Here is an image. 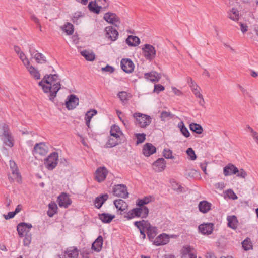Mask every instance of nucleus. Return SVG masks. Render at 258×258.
<instances>
[{
	"instance_id": "obj_1",
	"label": "nucleus",
	"mask_w": 258,
	"mask_h": 258,
	"mask_svg": "<svg viewBox=\"0 0 258 258\" xmlns=\"http://www.w3.org/2000/svg\"><path fill=\"white\" fill-rule=\"evenodd\" d=\"M46 93H49V100L53 101L61 88L60 79L57 74L46 75L38 83Z\"/></svg>"
},
{
	"instance_id": "obj_2",
	"label": "nucleus",
	"mask_w": 258,
	"mask_h": 258,
	"mask_svg": "<svg viewBox=\"0 0 258 258\" xmlns=\"http://www.w3.org/2000/svg\"><path fill=\"white\" fill-rule=\"evenodd\" d=\"M134 225L137 228L142 226V229H146L149 239L152 241L157 234V228L152 226L148 221L142 220L134 222Z\"/></svg>"
},
{
	"instance_id": "obj_3",
	"label": "nucleus",
	"mask_w": 258,
	"mask_h": 258,
	"mask_svg": "<svg viewBox=\"0 0 258 258\" xmlns=\"http://www.w3.org/2000/svg\"><path fill=\"white\" fill-rule=\"evenodd\" d=\"M109 5V0H95L91 1L88 5L89 10L95 14H99L100 11L105 10Z\"/></svg>"
},
{
	"instance_id": "obj_4",
	"label": "nucleus",
	"mask_w": 258,
	"mask_h": 258,
	"mask_svg": "<svg viewBox=\"0 0 258 258\" xmlns=\"http://www.w3.org/2000/svg\"><path fill=\"white\" fill-rule=\"evenodd\" d=\"M133 117L135 119V125L139 127L145 128L151 123L152 118L150 116L139 112H136L134 113Z\"/></svg>"
},
{
	"instance_id": "obj_5",
	"label": "nucleus",
	"mask_w": 258,
	"mask_h": 258,
	"mask_svg": "<svg viewBox=\"0 0 258 258\" xmlns=\"http://www.w3.org/2000/svg\"><path fill=\"white\" fill-rule=\"evenodd\" d=\"M3 133L1 136L2 140L5 145L12 147L14 144V139L10 132L9 126L4 124L2 126Z\"/></svg>"
},
{
	"instance_id": "obj_6",
	"label": "nucleus",
	"mask_w": 258,
	"mask_h": 258,
	"mask_svg": "<svg viewBox=\"0 0 258 258\" xmlns=\"http://www.w3.org/2000/svg\"><path fill=\"white\" fill-rule=\"evenodd\" d=\"M58 161V154L56 152L51 153L48 157L45 159L44 164L49 170H52L56 166Z\"/></svg>"
},
{
	"instance_id": "obj_7",
	"label": "nucleus",
	"mask_w": 258,
	"mask_h": 258,
	"mask_svg": "<svg viewBox=\"0 0 258 258\" xmlns=\"http://www.w3.org/2000/svg\"><path fill=\"white\" fill-rule=\"evenodd\" d=\"M143 55L149 60L153 59L156 55V51L155 47L148 44L144 45L142 48Z\"/></svg>"
},
{
	"instance_id": "obj_8",
	"label": "nucleus",
	"mask_w": 258,
	"mask_h": 258,
	"mask_svg": "<svg viewBox=\"0 0 258 258\" xmlns=\"http://www.w3.org/2000/svg\"><path fill=\"white\" fill-rule=\"evenodd\" d=\"M113 193L114 196L122 198H126L128 196L127 187L124 184L115 185L113 188Z\"/></svg>"
},
{
	"instance_id": "obj_9",
	"label": "nucleus",
	"mask_w": 258,
	"mask_h": 258,
	"mask_svg": "<svg viewBox=\"0 0 258 258\" xmlns=\"http://www.w3.org/2000/svg\"><path fill=\"white\" fill-rule=\"evenodd\" d=\"M104 19L116 27H118L120 24V18L113 13L108 12L104 14Z\"/></svg>"
},
{
	"instance_id": "obj_10",
	"label": "nucleus",
	"mask_w": 258,
	"mask_h": 258,
	"mask_svg": "<svg viewBox=\"0 0 258 258\" xmlns=\"http://www.w3.org/2000/svg\"><path fill=\"white\" fill-rule=\"evenodd\" d=\"M31 224L26 223H20L17 225V230L20 237H24L25 234L30 233V230L32 228Z\"/></svg>"
},
{
	"instance_id": "obj_11",
	"label": "nucleus",
	"mask_w": 258,
	"mask_h": 258,
	"mask_svg": "<svg viewBox=\"0 0 258 258\" xmlns=\"http://www.w3.org/2000/svg\"><path fill=\"white\" fill-rule=\"evenodd\" d=\"M65 104L69 110H72L79 104V99L76 95L71 94L67 97Z\"/></svg>"
},
{
	"instance_id": "obj_12",
	"label": "nucleus",
	"mask_w": 258,
	"mask_h": 258,
	"mask_svg": "<svg viewBox=\"0 0 258 258\" xmlns=\"http://www.w3.org/2000/svg\"><path fill=\"white\" fill-rule=\"evenodd\" d=\"M105 36L112 41H115L118 36L117 31L113 28L112 26H107L105 29Z\"/></svg>"
},
{
	"instance_id": "obj_13",
	"label": "nucleus",
	"mask_w": 258,
	"mask_h": 258,
	"mask_svg": "<svg viewBox=\"0 0 258 258\" xmlns=\"http://www.w3.org/2000/svg\"><path fill=\"white\" fill-rule=\"evenodd\" d=\"M198 229L202 234L210 235L214 230V224L212 223H203L199 226Z\"/></svg>"
},
{
	"instance_id": "obj_14",
	"label": "nucleus",
	"mask_w": 258,
	"mask_h": 258,
	"mask_svg": "<svg viewBox=\"0 0 258 258\" xmlns=\"http://www.w3.org/2000/svg\"><path fill=\"white\" fill-rule=\"evenodd\" d=\"M57 202L60 207L67 208L72 203L69 196L66 193H62L57 199Z\"/></svg>"
},
{
	"instance_id": "obj_15",
	"label": "nucleus",
	"mask_w": 258,
	"mask_h": 258,
	"mask_svg": "<svg viewBox=\"0 0 258 258\" xmlns=\"http://www.w3.org/2000/svg\"><path fill=\"white\" fill-rule=\"evenodd\" d=\"M121 69L126 73H131L134 69V64L130 59H122L120 62Z\"/></svg>"
},
{
	"instance_id": "obj_16",
	"label": "nucleus",
	"mask_w": 258,
	"mask_h": 258,
	"mask_svg": "<svg viewBox=\"0 0 258 258\" xmlns=\"http://www.w3.org/2000/svg\"><path fill=\"white\" fill-rule=\"evenodd\" d=\"M108 170L105 167L98 168L95 172L96 180L99 182L103 181L105 179Z\"/></svg>"
},
{
	"instance_id": "obj_17",
	"label": "nucleus",
	"mask_w": 258,
	"mask_h": 258,
	"mask_svg": "<svg viewBox=\"0 0 258 258\" xmlns=\"http://www.w3.org/2000/svg\"><path fill=\"white\" fill-rule=\"evenodd\" d=\"M170 237L165 233H162L157 237L154 241V244L156 246L165 245L169 242Z\"/></svg>"
},
{
	"instance_id": "obj_18",
	"label": "nucleus",
	"mask_w": 258,
	"mask_h": 258,
	"mask_svg": "<svg viewBox=\"0 0 258 258\" xmlns=\"http://www.w3.org/2000/svg\"><path fill=\"white\" fill-rule=\"evenodd\" d=\"M29 52L31 56L36 60L37 63H43L46 61L45 56L42 53L38 52L34 49L30 48Z\"/></svg>"
},
{
	"instance_id": "obj_19",
	"label": "nucleus",
	"mask_w": 258,
	"mask_h": 258,
	"mask_svg": "<svg viewBox=\"0 0 258 258\" xmlns=\"http://www.w3.org/2000/svg\"><path fill=\"white\" fill-rule=\"evenodd\" d=\"M166 164V162L164 159L160 158L153 163L152 166L156 172H159L162 171L165 168Z\"/></svg>"
},
{
	"instance_id": "obj_20",
	"label": "nucleus",
	"mask_w": 258,
	"mask_h": 258,
	"mask_svg": "<svg viewBox=\"0 0 258 258\" xmlns=\"http://www.w3.org/2000/svg\"><path fill=\"white\" fill-rule=\"evenodd\" d=\"M10 167L14 179L19 183L21 182V176L19 172L18 167L16 163L12 160L10 161Z\"/></svg>"
},
{
	"instance_id": "obj_21",
	"label": "nucleus",
	"mask_w": 258,
	"mask_h": 258,
	"mask_svg": "<svg viewBox=\"0 0 258 258\" xmlns=\"http://www.w3.org/2000/svg\"><path fill=\"white\" fill-rule=\"evenodd\" d=\"M156 152V148L151 143H146L143 148V153L147 157H148Z\"/></svg>"
},
{
	"instance_id": "obj_22",
	"label": "nucleus",
	"mask_w": 258,
	"mask_h": 258,
	"mask_svg": "<svg viewBox=\"0 0 258 258\" xmlns=\"http://www.w3.org/2000/svg\"><path fill=\"white\" fill-rule=\"evenodd\" d=\"M238 171V168L232 164H228L223 169V173L227 176L233 174H236Z\"/></svg>"
},
{
	"instance_id": "obj_23",
	"label": "nucleus",
	"mask_w": 258,
	"mask_h": 258,
	"mask_svg": "<svg viewBox=\"0 0 258 258\" xmlns=\"http://www.w3.org/2000/svg\"><path fill=\"white\" fill-rule=\"evenodd\" d=\"M34 152L36 154L44 155L47 153V148L45 145L40 143L36 144L34 147Z\"/></svg>"
},
{
	"instance_id": "obj_24",
	"label": "nucleus",
	"mask_w": 258,
	"mask_h": 258,
	"mask_svg": "<svg viewBox=\"0 0 258 258\" xmlns=\"http://www.w3.org/2000/svg\"><path fill=\"white\" fill-rule=\"evenodd\" d=\"M103 245V238L99 236L92 244V249L98 252L101 251Z\"/></svg>"
},
{
	"instance_id": "obj_25",
	"label": "nucleus",
	"mask_w": 258,
	"mask_h": 258,
	"mask_svg": "<svg viewBox=\"0 0 258 258\" xmlns=\"http://www.w3.org/2000/svg\"><path fill=\"white\" fill-rule=\"evenodd\" d=\"M108 195L107 194H103L100 195L96 198L94 204L96 208L99 209L101 207L104 203L108 199Z\"/></svg>"
},
{
	"instance_id": "obj_26",
	"label": "nucleus",
	"mask_w": 258,
	"mask_h": 258,
	"mask_svg": "<svg viewBox=\"0 0 258 258\" xmlns=\"http://www.w3.org/2000/svg\"><path fill=\"white\" fill-rule=\"evenodd\" d=\"M30 73L31 77L34 78L36 80H39L40 79V74L39 72L33 66L29 64H27L25 66Z\"/></svg>"
},
{
	"instance_id": "obj_27",
	"label": "nucleus",
	"mask_w": 258,
	"mask_h": 258,
	"mask_svg": "<svg viewBox=\"0 0 258 258\" xmlns=\"http://www.w3.org/2000/svg\"><path fill=\"white\" fill-rule=\"evenodd\" d=\"M120 139L110 136L108 138V141L105 144L104 147L106 148H109L115 147L120 143Z\"/></svg>"
},
{
	"instance_id": "obj_28",
	"label": "nucleus",
	"mask_w": 258,
	"mask_h": 258,
	"mask_svg": "<svg viewBox=\"0 0 258 258\" xmlns=\"http://www.w3.org/2000/svg\"><path fill=\"white\" fill-rule=\"evenodd\" d=\"M114 217V215L108 213H101L98 214V218L104 223H110Z\"/></svg>"
},
{
	"instance_id": "obj_29",
	"label": "nucleus",
	"mask_w": 258,
	"mask_h": 258,
	"mask_svg": "<svg viewBox=\"0 0 258 258\" xmlns=\"http://www.w3.org/2000/svg\"><path fill=\"white\" fill-rule=\"evenodd\" d=\"M110 136L113 137L120 139V136L123 134L119 127L116 125H113L110 131Z\"/></svg>"
},
{
	"instance_id": "obj_30",
	"label": "nucleus",
	"mask_w": 258,
	"mask_h": 258,
	"mask_svg": "<svg viewBox=\"0 0 258 258\" xmlns=\"http://www.w3.org/2000/svg\"><path fill=\"white\" fill-rule=\"evenodd\" d=\"M199 209L200 212L206 213L211 209V204L206 201H203L199 204Z\"/></svg>"
},
{
	"instance_id": "obj_31",
	"label": "nucleus",
	"mask_w": 258,
	"mask_h": 258,
	"mask_svg": "<svg viewBox=\"0 0 258 258\" xmlns=\"http://www.w3.org/2000/svg\"><path fill=\"white\" fill-rule=\"evenodd\" d=\"M228 226L232 229H236L237 227L238 221L237 217L234 216H228L227 217Z\"/></svg>"
},
{
	"instance_id": "obj_32",
	"label": "nucleus",
	"mask_w": 258,
	"mask_h": 258,
	"mask_svg": "<svg viewBox=\"0 0 258 258\" xmlns=\"http://www.w3.org/2000/svg\"><path fill=\"white\" fill-rule=\"evenodd\" d=\"M145 78L152 82L158 81L161 78V75L159 73L152 71L150 73H146L145 74Z\"/></svg>"
},
{
	"instance_id": "obj_33",
	"label": "nucleus",
	"mask_w": 258,
	"mask_h": 258,
	"mask_svg": "<svg viewBox=\"0 0 258 258\" xmlns=\"http://www.w3.org/2000/svg\"><path fill=\"white\" fill-rule=\"evenodd\" d=\"M114 204L116 208L121 211H124L128 207L127 203L122 199L114 200Z\"/></svg>"
},
{
	"instance_id": "obj_34",
	"label": "nucleus",
	"mask_w": 258,
	"mask_h": 258,
	"mask_svg": "<svg viewBox=\"0 0 258 258\" xmlns=\"http://www.w3.org/2000/svg\"><path fill=\"white\" fill-rule=\"evenodd\" d=\"M140 39L135 36L130 35L126 39V43L131 46H136L140 44Z\"/></svg>"
},
{
	"instance_id": "obj_35",
	"label": "nucleus",
	"mask_w": 258,
	"mask_h": 258,
	"mask_svg": "<svg viewBox=\"0 0 258 258\" xmlns=\"http://www.w3.org/2000/svg\"><path fill=\"white\" fill-rule=\"evenodd\" d=\"M78 251L77 248H71L65 252L64 258H78Z\"/></svg>"
},
{
	"instance_id": "obj_36",
	"label": "nucleus",
	"mask_w": 258,
	"mask_h": 258,
	"mask_svg": "<svg viewBox=\"0 0 258 258\" xmlns=\"http://www.w3.org/2000/svg\"><path fill=\"white\" fill-rule=\"evenodd\" d=\"M136 209L139 210L138 211V217H141L142 218H146L149 214V210L147 207H138L135 208Z\"/></svg>"
},
{
	"instance_id": "obj_37",
	"label": "nucleus",
	"mask_w": 258,
	"mask_h": 258,
	"mask_svg": "<svg viewBox=\"0 0 258 258\" xmlns=\"http://www.w3.org/2000/svg\"><path fill=\"white\" fill-rule=\"evenodd\" d=\"M97 112L95 109H92L86 113L85 114V120L86 124L88 128H90V123L91 118L93 116L97 114Z\"/></svg>"
},
{
	"instance_id": "obj_38",
	"label": "nucleus",
	"mask_w": 258,
	"mask_h": 258,
	"mask_svg": "<svg viewBox=\"0 0 258 258\" xmlns=\"http://www.w3.org/2000/svg\"><path fill=\"white\" fill-rule=\"evenodd\" d=\"M228 17L234 21H237L239 20V11L235 8L231 9L228 13Z\"/></svg>"
},
{
	"instance_id": "obj_39",
	"label": "nucleus",
	"mask_w": 258,
	"mask_h": 258,
	"mask_svg": "<svg viewBox=\"0 0 258 258\" xmlns=\"http://www.w3.org/2000/svg\"><path fill=\"white\" fill-rule=\"evenodd\" d=\"M48 207L47 214L50 217H52L57 212V206L54 202H51L49 204Z\"/></svg>"
},
{
	"instance_id": "obj_40",
	"label": "nucleus",
	"mask_w": 258,
	"mask_h": 258,
	"mask_svg": "<svg viewBox=\"0 0 258 258\" xmlns=\"http://www.w3.org/2000/svg\"><path fill=\"white\" fill-rule=\"evenodd\" d=\"M151 201V197H145L143 199H138L136 205L138 207H146L145 205L149 203Z\"/></svg>"
},
{
	"instance_id": "obj_41",
	"label": "nucleus",
	"mask_w": 258,
	"mask_h": 258,
	"mask_svg": "<svg viewBox=\"0 0 258 258\" xmlns=\"http://www.w3.org/2000/svg\"><path fill=\"white\" fill-rule=\"evenodd\" d=\"M81 54L88 61H93L95 58V54L93 52H89L87 50L81 51Z\"/></svg>"
},
{
	"instance_id": "obj_42",
	"label": "nucleus",
	"mask_w": 258,
	"mask_h": 258,
	"mask_svg": "<svg viewBox=\"0 0 258 258\" xmlns=\"http://www.w3.org/2000/svg\"><path fill=\"white\" fill-rule=\"evenodd\" d=\"M177 126L180 129L181 133L184 137L188 138L190 136V133L188 129L184 125L183 121H180L179 122Z\"/></svg>"
},
{
	"instance_id": "obj_43",
	"label": "nucleus",
	"mask_w": 258,
	"mask_h": 258,
	"mask_svg": "<svg viewBox=\"0 0 258 258\" xmlns=\"http://www.w3.org/2000/svg\"><path fill=\"white\" fill-rule=\"evenodd\" d=\"M189 128L190 130L198 134H201L203 132V129L202 126L197 123H190L189 125Z\"/></svg>"
},
{
	"instance_id": "obj_44",
	"label": "nucleus",
	"mask_w": 258,
	"mask_h": 258,
	"mask_svg": "<svg viewBox=\"0 0 258 258\" xmlns=\"http://www.w3.org/2000/svg\"><path fill=\"white\" fill-rule=\"evenodd\" d=\"M139 210L138 209L133 208V209L130 210L126 213V214L124 216V217L128 220L132 219L135 217H138Z\"/></svg>"
},
{
	"instance_id": "obj_45",
	"label": "nucleus",
	"mask_w": 258,
	"mask_h": 258,
	"mask_svg": "<svg viewBox=\"0 0 258 258\" xmlns=\"http://www.w3.org/2000/svg\"><path fill=\"white\" fill-rule=\"evenodd\" d=\"M61 29L68 35H72L74 32V26L69 22H68L63 27H62Z\"/></svg>"
},
{
	"instance_id": "obj_46",
	"label": "nucleus",
	"mask_w": 258,
	"mask_h": 258,
	"mask_svg": "<svg viewBox=\"0 0 258 258\" xmlns=\"http://www.w3.org/2000/svg\"><path fill=\"white\" fill-rule=\"evenodd\" d=\"M193 250V247L190 246H183L181 250L182 258H187Z\"/></svg>"
},
{
	"instance_id": "obj_47",
	"label": "nucleus",
	"mask_w": 258,
	"mask_h": 258,
	"mask_svg": "<svg viewBox=\"0 0 258 258\" xmlns=\"http://www.w3.org/2000/svg\"><path fill=\"white\" fill-rule=\"evenodd\" d=\"M174 116L170 112L163 111L161 113L160 118L162 121H165L167 120L172 119Z\"/></svg>"
},
{
	"instance_id": "obj_48",
	"label": "nucleus",
	"mask_w": 258,
	"mask_h": 258,
	"mask_svg": "<svg viewBox=\"0 0 258 258\" xmlns=\"http://www.w3.org/2000/svg\"><path fill=\"white\" fill-rule=\"evenodd\" d=\"M135 136L137 139L136 144L137 145L142 143L146 139V134L144 133H136Z\"/></svg>"
},
{
	"instance_id": "obj_49",
	"label": "nucleus",
	"mask_w": 258,
	"mask_h": 258,
	"mask_svg": "<svg viewBox=\"0 0 258 258\" xmlns=\"http://www.w3.org/2000/svg\"><path fill=\"white\" fill-rule=\"evenodd\" d=\"M82 17L83 15L81 12H77L73 14L72 20L74 23L78 24L79 19Z\"/></svg>"
},
{
	"instance_id": "obj_50",
	"label": "nucleus",
	"mask_w": 258,
	"mask_h": 258,
	"mask_svg": "<svg viewBox=\"0 0 258 258\" xmlns=\"http://www.w3.org/2000/svg\"><path fill=\"white\" fill-rule=\"evenodd\" d=\"M24 236L25 238L23 240V244L25 246H28L31 242L32 235L30 233L28 234H25Z\"/></svg>"
},
{
	"instance_id": "obj_51",
	"label": "nucleus",
	"mask_w": 258,
	"mask_h": 258,
	"mask_svg": "<svg viewBox=\"0 0 258 258\" xmlns=\"http://www.w3.org/2000/svg\"><path fill=\"white\" fill-rule=\"evenodd\" d=\"M163 156L166 159H174V156L172 155V152L170 149H165L163 151Z\"/></svg>"
},
{
	"instance_id": "obj_52",
	"label": "nucleus",
	"mask_w": 258,
	"mask_h": 258,
	"mask_svg": "<svg viewBox=\"0 0 258 258\" xmlns=\"http://www.w3.org/2000/svg\"><path fill=\"white\" fill-rule=\"evenodd\" d=\"M186 153L191 160H195L197 158V156L194 150L191 148H188L186 150Z\"/></svg>"
},
{
	"instance_id": "obj_53",
	"label": "nucleus",
	"mask_w": 258,
	"mask_h": 258,
	"mask_svg": "<svg viewBox=\"0 0 258 258\" xmlns=\"http://www.w3.org/2000/svg\"><path fill=\"white\" fill-rule=\"evenodd\" d=\"M20 59L22 60L23 64L25 66H26L27 64H29L30 62L28 58L25 56V54L23 52H20L19 54H18Z\"/></svg>"
},
{
	"instance_id": "obj_54",
	"label": "nucleus",
	"mask_w": 258,
	"mask_h": 258,
	"mask_svg": "<svg viewBox=\"0 0 258 258\" xmlns=\"http://www.w3.org/2000/svg\"><path fill=\"white\" fill-rule=\"evenodd\" d=\"M225 194L229 199L232 200H236L237 199V196L232 189H228L226 190Z\"/></svg>"
},
{
	"instance_id": "obj_55",
	"label": "nucleus",
	"mask_w": 258,
	"mask_h": 258,
	"mask_svg": "<svg viewBox=\"0 0 258 258\" xmlns=\"http://www.w3.org/2000/svg\"><path fill=\"white\" fill-rule=\"evenodd\" d=\"M195 86L196 88H194V89L192 90L194 94L197 97H198L200 99H202V101L204 102V100L202 95L200 92L198 86L197 84H195Z\"/></svg>"
},
{
	"instance_id": "obj_56",
	"label": "nucleus",
	"mask_w": 258,
	"mask_h": 258,
	"mask_svg": "<svg viewBox=\"0 0 258 258\" xmlns=\"http://www.w3.org/2000/svg\"><path fill=\"white\" fill-rule=\"evenodd\" d=\"M242 245L243 248L245 250H249L251 248V244L249 239H245L242 242Z\"/></svg>"
},
{
	"instance_id": "obj_57",
	"label": "nucleus",
	"mask_w": 258,
	"mask_h": 258,
	"mask_svg": "<svg viewBox=\"0 0 258 258\" xmlns=\"http://www.w3.org/2000/svg\"><path fill=\"white\" fill-rule=\"evenodd\" d=\"M247 128L250 132L252 137L254 139L255 141L258 144V133L256 131H254L251 127H250L249 126L247 127Z\"/></svg>"
},
{
	"instance_id": "obj_58",
	"label": "nucleus",
	"mask_w": 258,
	"mask_h": 258,
	"mask_svg": "<svg viewBox=\"0 0 258 258\" xmlns=\"http://www.w3.org/2000/svg\"><path fill=\"white\" fill-rule=\"evenodd\" d=\"M172 188L173 190L176 191L178 192H182V189L183 187L181 186V185H179L176 182H174L172 184Z\"/></svg>"
},
{
	"instance_id": "obj_59",
	"label": "nucleus",
	"mask_w": 258,
	"mask_h": 258,
	"mask_svg": "<svg viewBox=\"0 0 258 258\" xmlns=\"http://www.w3.org/2000/svg\"><path fill=\"white\" fill-rule=\"evenodd\" d=\"M118 96L122 101H124L126 100L127 94L126 92L121 91L118 93Z\"/></svg>"
},
{
	"instance_id": "obj_60",
	"label": "nucleus",
	"mask_w": 258,
	"mask_h": 258,
	"mask_svg": "<svg viewBox=\"0 0 258 258\" xmlns=\"http://www.w3.org/2000/svg\"><path fill=\"white\" fill-rule=\"evenodd\" d=\"M237 173V176L239 177L245 178L247 176L246 172L243 169H240L239 170H238Z\"/></svg>"
},
{
	"instance_id": "obj_61",
	"label": "nucleus",
	"mask_w": 258,
	"mask_h": 258,
	"mask_svg": "<svg viewBox=\"0 0 258 258\" xmlns=\"http://www.w3.org/2000/svg\"><path fill=\"white\" fill-rule=\"evenodd\" d=\"M101 71L111 73L114 72V69L109 65H107L106 67L102 68Z\"/></svg>"
},
{
	"instance_id": "obj_62",
	"label": "nucleus",
	"mask_w": 258,
	"mask_h": 258,
	"mask_svg": "<svg viewBox=\"0 0 258 258\" xmlns=\"http://www.w3.org/2000/svg\"><path fill=\"white\" fill-rule=\"evenodd\" d=\"M164 87L161 84H156L154 85V91L157 93H159L160 91L164 90Z\"/></svg>"
},
{
	"instance_id": "obj_63",
	"label": "nucleus",
	"mask_w": 258,
	"mask_h": 258,
	"mask_svg": "<svg viewBox=\"0 0 258 258\" xmlns=\"http://www.w3.org/2000/svg\"><path fill=\"white\" fill-rule=\"evenodd\" d=\"M214 186L216 188L222 190L225 187V184L223 182H218L216 183Z\"/></svg>"
},
{
	"instance_id": "obj_64",
	"label": "nucleus",
	"mask_w": 258,
	"mask_h": 258,
	"mask_svg": "<svg viewBox=\"0 0 258 258\" xmlns=\"http://www.w3.org/2000/svg\"><path fill=\"white\" fill-rule=\"evenodd\" d=\"M240 29L242 33H244L248 30V26L242 23H240Z\"/></svg>"
}]
</instances>
